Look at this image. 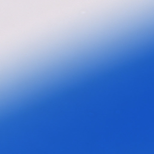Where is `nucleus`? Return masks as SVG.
<instances>
[{"label": "nucleus", "instance_id": "f257e3e1", "mask_svg": "<svg viewBox=\"0 0 154 154\" xmlns=\"http://www.w3.org/2000/svg\"><path fill=\"white\" fill-rule=\"evenodd\" d=\"M0 111H1V110H0Z\"/></svg>", "mask_w": 154, "mask_h": 154}]
</instances>
